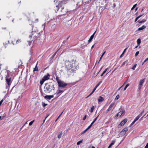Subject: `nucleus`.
<instances>
[{"mask_svg": "<svg viewBox=\"0 0 148 148\" xmlns=\"http://www.w3.org/2000/svg\"><path fill=\"white\" fill-rule=\"evenodd\" d=\"M103 100V98L101 96L99 97V98L98 99V103L102 102Z\"/></svg>", "mask_w": 148, "mask_h": 148, "instance_id": "ddd939ff", "label": "nucleus"}, {"mask_svg": "<svg viewBox=\"0 0 148 148\" xmlns=\"http://www.w3.org/2000/svg\"><path fill=\"white\" fill-rule=\"evenodd\" d=\"M47 105V104L43 103V104H42V106L44 108H45Z\"/></svg>", "mask_w": 148, "mask_h": 148, "instance_id": "de8ad7c7", "label": "nucleus"}, {"mask_svg": "<svg viewBox=\"0 0 148 148\" xmlns=\"http://www.w3.org/2000/svg\"><path fill=\"white\" fill-rule=\"evenodd\" d=\"M96 32V31H95V32L90 37V38L89 40H88V42H90L92 40V39L94 38V36Z\"/></svg>", "mask_w": 148, "mask_h": 148, "instance_id": "9b49d317", "label": "nucleus"}, {"mask_svg": "<svg viewBox=\"0 0 148 148\" xmlns=\"http://www.w3.org/2000/svg\"><path fill=\"white\" fill-rule=\"evenodd\" d=\"M145 148H148V143L146 144V146L145 147Z\"/></svg>", "mask_w": 148, "mask_h": 148, "instance_id": "864d4df0", "label": "nucleus"}, {"mask_svg": "<svg viewBox=\"0 0 148 148\" xmlns=\"http://www.w3.org/2000/svg\"><path fill=\"white\" fill-rule=\"evenodd\" d=\"M56 27V25L55 24H53L52 25L51 28L53 29H54Z\"/></svg>", "mask_w": 148, "mask_h": 148, "instance_id": "412c9836", "label": "nucleus"}, {"mask_svg": "<svg viewBox=\"0 0 148 148\" xmlns=\"http://www.w3.org/2000/svg\"><path fill=\"white\" fill-rule=\"evenodd\" d=\"M115 140H113L112 141L111 143V144L112 145H113L115 143Z\"/></svg>", "mask_w": 148, "mask_h": 148, "instance_id": "4c0bfd02", "label": "nucleus"}, {"mask_svg": "<svg viewBox=\"0 0 148 148\" xmlns=\"http://www.w3.org/2000/svg\"><path fill=\"white\" fill-rule=\"evenodd\" d=\"M86 118V115H85L84 117H83V120H85Z\"/></svg>", "mask_w": 148, "mask_h": 148, "instance_id": "8fccbe9b", "label": "nucleus"}, {"mask_svg": "<svg viewBox=\"0 0 148 148\" xmlns=\"http://www.w3.org/2000/svg\"><path fill=\"white\" fill-rule=\"evenodd\" d=\"M143 16V15H139L138 17H137L139 18L141 16Z\"/></svg>", "mask_w": 148, "mask_h": 148, "instance_id": "774afa93", "label": "nucleus"}, {"mask_svg": "<svg viewBox=\"0 0 148 148\" xmlns=\"http://www.w3.org/2000/svg\"><path fill=\"white\" fill-rule=\"evenodd\" d=\"M144 82V80L143 79L142 80H141L140 81L139 83V85L142 86L143 85V83Z\"/></svg>", "mask_w": 148, "mask_h": 148, "instance_id": "dca6fc26", "label": "nucleus"}, {"mask_svg": "<svg viewBox=\"0 0 148 148\" xmlns=\"http://www.w3.org/2000/svg\"><path fill=\"white\" fill-rule=\"evenodd\" d=\"M64 65L66 69L67 74L71 75L75 72L78 68V63L76 60H66L64 62Z\"/></svg>", "mask_w": 148, "mask_h": 148, "instance_id": "f257e3e1", "label": "nucleus"}, {"mask_svg": "<svg viewBox=\"0 0 148 148\" xmlns=\"http://www.w3.org/2000/svg\"><path fill=\"white\" fill-rule=\"evenodd\" d=\"M5 80L6 82L8 84V86L6 87V88H9L12 82V81L11 80V77L9 75H8L6 77Z\"/></svg>", "mask_w": 148, "mask_h": 148, "instance_id": "7ed1b4c3", "label": "nucleus"}, {"mask_svg": "<svg viewBox=\"0 0 148 148\" xmlns=\"http://www.w3.org/2000/svg\"><path fill=\"white\" fill-rule=\"evenodd\" d=\"M3 101V100H2L1 101H0V106L1 105Z\"/></svg>", "mask_w": 148, "mask_h": 148, "instance_id": "13d9d810", "label": "nucleus"}, {"mask_svg": "<svg viewBox=\"0 0 148 148\" xmlns=\"http://www.w3.org/2000/svg\"><path fill=\"white\" fill-rule=\"evenodd\" d=\"M127 119H124L122 121H121V123L119 125V126H118L119 127H120L121 126L124 125L127 122Z\"/></svg>", "mask_w": 148, "mask_h": 148, "instance_id": "39448f33", "label": "nucleus"}, {"mask_svg": "<svg viewBox=\"0 0 148 148\" xmlns=\"http://www.w3.org/2000/svg\"><path fill=\"white\" fill-rule=\"evenodd\" d=\"M127 49V48H126L123 51L122 53V54L120 56V57H121L123 56V55L124 54V53H125V52L126 51V50Z\"/></svg>", "mask_w": 148, "mask_h": 148, "instance_id": "4be33fe9", "label": "nucleus"}, {"mask_svg": "<svg viewBox=\"0 0 148 148\" xmlns=\"http://www.w3.org/2000/svg\"><path fill=\"white\" fill-rule=\"evenodd\" d=\"M38 18L36 19L35 20V22H38Z\"/></svg>", "mask_w": 148, "mask_h": 148, "instance_id": "338daca9", "label": "nucleus"}, {"mask_svg": "<svg viewBox=\"0 0 148 148\" xmlns=\"http://www.w3.org/2000/svg\"><path fill=\"white\" fill-rule=\"evenodd\" d=\"M94 92H93L92 91V92L90 93L89 95H88L86 97V98H88V97L90 96Z\"/></svg>", "mask_w": 148, "mask_h": 148, "instance_id": "58836bf2", "label": "nucleus"}, {"mask_svg": "<svg viewBox=\"0 0 148 148\" xmlns=\"http://www.w3.org/2000/svg\"><path fill=\"white\" fill-rule=\"evenodd\" d=\"M102 82V81H101L99 82L95 86L94 88L93 89L92 92H94L95 90H96L97 88L99 86V85L101 84V83Z\"/></svg>", "mask_w": 148, "mask_h": 148, "instance_id": "f8f14e48", "label": "nucleus"}, {"mask_svg": "<svg viewBox=\"0 0 148 148\" xmlns=\"http://www.w3.org/2000/svg\"><path fill=\"white\" fill-rule=\"evenodd\" d=\"M56 52L52 56V58H53L55 56V55H56Z\"/></svg>", "mask_w": 148, "mask_h": 148, "instance_id": "e2e57ef3", "label": "nucleus"}, {"mask_svg": "<svg viewBox=\"0 0 148 148\" xmlns=\"http://www.w3.org/2000/svg\"><path fill=\"white\" fill-rule=\"evenodd\" d=\"M49 75L48 74L47 75H46L44 76L43 78L44 79L45 81L48 80L49 79Z\"/></svg>", "mask_w": 148, "mask_h": 148, "instance_id": "4468645a", "label": "nucleus"}, {"mask_svg": "<svg viewBox=\"0 0 148 148\" xmlns=\"http://www.w3.org/2000/svg\"><path fill=\"white\" fill-rule=\"evenodd\" d=\"M119 95H117L116 97L115 98V100H118L119 99Z\"/></svg>", "mask_w": 148, "mask_h": 148, "instance_id": "e433bc0d", "label": "nucleus"}, {"mask_svg": "<svg viewBox=\"0 0 148 148\" xmlns=\"http://www.w3.org/2000/svg\"><path fill=\"white\" fill-rule=\"evenodd\" d=\"M94 106H92L91 108V109H90V112L92 113L93 112V110H94Z\"/></svg>", "mask_w": 148, "mask_h": 148, "instance_id": "c756f323", "label": "nucleus"}, {"mask_svg": "<svg viewBox=\"0 0 148 148\" xmlns=\"http://www.w3.org/2000/svg\"><path fill=\"white\" fill-rule=\"evenodd\" d=\"M144 112V110H143L138 116H139V117H140L143 114Z\"/></svg>", "mask_w": 148, "mask_h": 148, "instance_id": "5701e85b", "label": "nucleus"}, {"mask_svg": "<svg viewBox=\"0 0 148 148\" xmlns=\"http://www.w3.org/2000/svg\"><path fill=\"white\" fill-rule=\"evenodd\" d=\"M67 85V84L64 82L63 81H61L59 84L58 86L60 87L64 88Z\"/></svg>", "mask_w": 148, "mask_h": 148, "instance_id": "20e7f679", "label": "nucleus"}, {"mask_svg": "<svg viewBox=\"0 0 148 148\" xmlns=\"http://www.w3.org/2000/svg\"><path fill=\"white\" fill-rule=\"evenodd\" d=\"M87 131V130L86 129L84 131L82 132L81 133V134L82 135L84 133H85Z\"/></svg>", "mask_w": 148, "mask_h": 148, "instance_id": "473e14b6", "label": "nucleus"}, {"mask_svg": "<svg viewBox=\"0 0 148 148\" xmlns=\"http://www.w3.org/2000/svg\"><path fill=\"white\" fill-rule=\"evenodd\" d=\"M37 64L35 68H34V71H38V68L37 67Z\"/></svg>", "mask_w": 148, "mask_h": 148, "instance_id": "b1692460", "label": "nucleus"}, {"mask_svg": "<svg viewBox=\"0 0 148 148\" xmlns=\"http://www.w3.org/2000/svg\"><path fill=\"white\" fill-rule=\"evenodd\" d=\"M46 23L45 22V23L43 24L42 25V27L43 26H44V29L45 28V24H46Z\"/></svg>", "mask_w": 148, "mask_h": 148, "instance_id": "6e6d98bb", "label": "nucleus"}, {"mask_svg": "<svg viewBox=\"0 0 148 148\" xmlns=\"http://www.w3.org/2000/svg\"><path fill=\"white\" fill-rule=\"evenodd\" d=\"M28 45L29 46L32 43V41H28Z\"/></svg>", "mask_w": 148, "mask_h": 148, "instance_id": "ea45409f", "label": "nucleus"}, {"mask_svg": "<svg viewBox=\"0 0 148 148\" xmlns=\"http://www.w3.org/2000/svg\"><path fill=\"white\" fill-rule=\"evenodd\" d=\"M148 60V59H147H147H146L145 60V61H144L143 62V63H142V65H143V64L145 62H146Z\"/></svg>", "mask_w": 148, "mask_h": 148, "instance_id": "49530a36", "label": "nucleus"}, {"mask_svg": "<svg viewBox=\"0 0 148 148\" xmlns=\"http://www.w3.org/2000/svg\"><path fill=\"white\" fill-rule=\"evenodd\" d=\"M123 85H122L121 87H120L118 89V90H120L121 89L123 86Z\"/></svg>", "mask_w": 148, "mask_h": 148, "instance_id": "052dcab7", "label": "nucleus"}, {"mask_svg": "<svg viewBox=\"0 0 148 148\" xmlns=\"http://www.w3.org/2000/svg\"><path fill=\"white\" fill-rule=\"evenodd\" d=\"M45 81V80L43 79V78L41 79L40 82V84L42 85L44 82Z\"/></svg>", "mask_w": 148, "mask_h": 148, "instance_id": "6ab92c4d", "label": "nucleus"}, {"mask_svg": "<svg viewBox=\"0 0 148 148\" xmlns=\"http://www.w3.org/2000/svg\"><path fill=\"white\" fill-rule=\"evenodd\" d=\"M21 40H20L18 39V40H17V41H16V43L17 44V43H18V42H21Z\"/></svg>", "mask_w": 148, "mask_h": 148, "instance_id": "37998d69", "label": "nucleus"}, {"mask_svg": "<svg viewBox=\"0 0 148 148\" xmlns=\"http://www.w3.org/2000/svg\"><path fill=\"white\" fill-rule=\"evenodd\" d=\"M114 103H112L110 105L106 111V112L107 113H108V112L114 106Z\"/></svg>", "mask_w": 148, "mask_h": 148, "instance_id": "6e6552de", "label": "nucleus"}, {"mask_svg": "<svg viewBox=\"0 0 148 148\" xmlns=\"http://www.w3.org/2000/svg\"><path fill=\"white\" fill-rule=\"evenodd\" d=\"M140 118V117H139V116H138L136 118L134 119V122H136L137 120H138L139 119V118Z\"/></svg>", "mask_w": 148, "mask_h": 148, "instance_id": "bb28decb", "label": "nucleus"}, {"mask_svg": "<svg viewBox=\"0 0 148 148\" xmlns=\"http://www.w3.org/2000/svg\"><path fill=\"white\" fill-rule=\"evenodd\" d=\"M66 42V40H64L63 42V43H62L63 44H65Z\"/></svg>", "mask_w": 148, "mask_h": 148, "instance_id": "680f3d73", "label": "nucleus"}, {"mask_svg": "<svg viewBox=\"0 0 148 148\" xmlns=\"http://www.w3.org/2000/svg\"><path fill=\"white\" fill-rule=\"evenodd\" d=\"M64 110L61 113V114L59 115V117H60V116H61L62 114L63 113V112H64Z\"/></svg>", "mask_w": 148, "mask_h": 148, "instance_id": "4d7b16f0", "label": "nucleus"}, {"mask_svg": "<svg viewBox=\"0 0 148 148\" xmlns=\"http://www.w3.org/2000/svg\"><path fill=\"white\" fill-rule=\"evenodd\" d=\"M3 45L5 47V48L6 47V45H7V43L6 42L4 43H3Z\"/></svg>", "mask_w": 148, "mask_h": 148, "instance_id": "a18cd8bd", "label": "nucleus"}, {"mask_svg": "<svg viewBox=\"0 0 148 148\" xmlns=\"http://www.w3.org/2000/svg\"><path fill=\"white\" fill-rule=\"evenodd\" d=\"M62 135V132H60L59 133V134L58 136V137L59 139H60V138H61Z\"/></svg>", "mask_w": 148, "mask_h": 148, "instance_id": "f3484780", "label": "nucleus"}, {"mask_svg": "<svg viewBox=\"0 0 148 148\" xmlns=\"http://www.w3.org/2000/svg\"><path fill=\"white\" fill-rule=\"evenodd\" d=\"M136 64H135L132 67V69L133 70H134L135 68L136 67Z\"/></svg>", "mask_w": 148, "mask_h": 148, "instance_id": "c9c22d12", "label": "nucleus"}, {"mask_svg": "<svg viewBox=\"0 0 148 148\" xmlns=\"http://www.w3.org/2000/svg\"><path fill=\"white\" fill-rule=\"evenodd\" d=\"M91 127L89 125L88 127L86 129L88 130L89 129H90Z\"/></svg>", "mask_w": 148, "mask_h": 148, "instance_id": "5fc2aeb1", "label": "nucleus"}, {"mask_svg": "<svg viewBox=\"0 0 148 148\" xmlns=\"http://www.w3.org/2000/svg\"><path fill=\"white\" fill-rule=\"evenodd\" d=\"M83 140H80V141H78L77 143V145H80L81 143H82Z\"/></svg>", "mask_w": 148, "mask_h": 148, "instance_id": "c85d7f7f", "label": "nucleus"}, {"mask_svg": "<svg viewBox=\"0 0 148 148\" xmlns=\"http://www.w3.org/2000/svg\"><path fill=\"white\" fill-rule=\"evenodd\" d=\"M140 118V117H139V116H138L136 118L134 119V122H136L137 120H138L139 119V118Z\"/></svg>", "mask_w": 148, "mask_h": 148, "instance_id": "a878e982", "label": "nucleus"}, {"mask_svg": "<svg viewBox=\"0 0 148 148\" xmlns=\"http://www.w3.org/2000/svg\"><path fill=\"white\" fill-rule=\"evenodd\" d=\"M49 114H47L46 115V116L45 117V119H46L49 116Z\"/></svg>", "mask_w": 148, "mask_h": 148, "instance_id": "bf43d9fd", "label": "nucleus"}, {"mask_svg": "<svg viewBox=\"0 0 148 148\" xmlns=\"http://www.w3.org/2000/svg\"><path fill=\"white\" fill-rule=\"evenodd\" d=\"M36 33L35 31H32V35H33Z\"/></svg>", "mask_w": 148, "mask_h": 148, "instance_id": "603ef678", "label": "nucleus"}, {"mask_svg": "<svg viewBox=\"0 0 148 148\" xmlns=\"http://www.w3.org/2000/svg\"><path fill=\"white\" fill-rule=\"evenodd\" d=\"M146 20L145 19H143V20L139 21H138V22L139 23H145L146 21Z\"/></svg>", "mask_w": 148, "mask_h": 148, "instance_id": "393cba45", "label": "nucleus"}, {"mask_svg": "<svg viewBox=\"0 0 148 148\" xmlns=\"http://www.w3.org/2000/svg\"><path fill=\"white\" fill-rule=\"evenodd\" d=\"M139 53V51H137L136 52V53H135V57H136L138 55V54Z\"/></svg>", "mask_w": 148, "mask_h": 148, "instance_id": "a19ab883", "label": "nucleus"}, {"mask_svg": "<svg viewBox=\"0 0 148 148\" xmlns=\"http://www.w3.org/2000/svg\"><path fill=\"white\" fill-rule=\"evenodd\" d=\"M137 45H140L141 43V40L139 38L137 40Z\"/></svg>", "mask_w": 148, "mask_h": 148, "instance_id": "aec40b11", "label": "nucleus"}, {"mask_svg": "<svg viewBox=\"0 0 148 148\" xmlns=\"http://www.w3.org/2000/svg\"><path fill=\"white\" fill-rule=\"evenodd\" d=\"M56 80L58 84L61 81L60 80L59 77L57 76H56Z\"/></svg>", "mask_w": 148, "mask_h": 148, "instance_id": "a211bd4d", "label": "nucleus"}, {"mask_svg": "<svg viewBox=\"0 0 148 148\" xmlns=\"http://www.w3.org/2000/svg\"><path fill=\"white\" fill-rule=\"evenodd\" d=\"M127 62L128 61H126L125 62H124L122 64V66H123V65H124L125 64H126V65H127Z\"/></svg>", "mask_w": 148, "mask_h": 148, "instance_id": "7c9ffc66", "label": "nucleus"}, {"mask_svg": "<svg viewBox=\"0 0 148 148\" xmlns=\"http://www.w3.org/2000/svg\"><path fill=\"white\" fill-rule=\"evenodd\" d=\"M128 130V129L127 128H125L122 130L121 132V133L123 135H124L126 133V132Z\"/></svg>", "mask_w": 148, "mask_h": 148, "instance_id": "1a4fd4ad", "label": "nucleus"}, {"mask_svg": "<svg viewBox=\"0 0 148 148\" xmlns=\"http://www.w3.org/2000/svg\"><path fill=\"white\" fill-rule=\"evenodd\" d=\"M135 122H134V121L132 122V123H131V125H130V126H132V125L134 123H135Z\"/></svg>", "mask_w": 148, "mask_h": 148, "instance_id": "09e8293b", "label": "nucleus"}, {"mask_svg": "<svg viewBox=\"0 0 148 148\" xmlns=\"http://www.w3.org/2000/svg\"><path fill=\"white\" fill-rule=\"evenodd\" d=\"M138 19H139V18H138L137 17H136V18H135V21H135V22H136V21L138 20Z\"/></svg>", "mask_w": 148, "mask_h": 148, "instance_id": "0e129e2a", "label": "nucleus"}, {"mask_svg": "<svg viewBox=\"0 0 148 148\" xmlns=\"http://www.w3.org/2000/svg\"><path fill=\"white\" fill-rule=\"evenodd\" d=\"M146 26L144 25H143L141 27L138 28V31H141L146 28Z\"/></svg>", "mask_w": 148, "mask_h": 148, "instance_id": "2eb2a0df", "label": "nucleus"}, {"mask_svg": "<svg viewBox=\"0 0 148 148\" xmlns=\"http://www.w3.org/2000/svg\"><path fill=\"white\" fill-rule=\"evenodd\" d=\"M54 97V95H46L44 97L45 99H47L48 100H50L51 98Z\"/></svg>", "mask_w": 148, "mask_h": 148, "instance_id": "0eeeda50", "label": "nucleus"}, {"mask_svg": "<svg viewBox=\"0 0 148 148\" xmlns=\"http://www.w3.org/2000/svg\"><path fill=\"white\" fill-rule=\"evenodd\" d=\"M125 114V111L124 110L121 111L118 113V114H119V116L120 117L121 115L123 116Z\"/></svg>", "mask_w": 148, "mask_h": 148, "instance_id": "9d476101", "label": "nucleus"}, {"mask_svg": "<svg viewBox=\"0 0 148 148\" xmlns=\"http://www.w3.org/2000/svg\"><path fill=\"white\" fill-rule=\"evenodd\" d=\"M64 92L63 90H58L56 93L54 94V95L56 94L57 95V97H58L60 95Z\"/></svg>", "mask_w": 148, "mask_h": 148, "instance_id": "423d86ee", "label": "nucleus"}, {"mask_svg": "<svg viewBox=\"0 0 148 148\" xmlns=\"http://www.w3.org/2000/svg\"><path fill=\"white\" fill-rule=\"evenodd\" d=\"M108 69V68H106V69L104 71H103V74H104L105 73L106 71H107V70Z\"/></svg>", "mask_w": 148, "mask_h": 148, "instance_id": "c03bdc74", "label": "nucleus"}, {"mask_svg": "<svg viewBox=\"0 0 148 148\" xmlns=\"http://www.w3.org/2000/svg\"><path fill=\"white\" fill-rule=\"evenodd\" d=\"M98 116L96 118H95V119L94 120V121L92 122V123H92V124H93L95 122V121L97 120Z\"/></svg>", "mask_w": 148, "mask_h": 148, "instance_id": "f704fd0d", "label": "nucleus"}, {"mask_svg": "<svg viewBox=\"0 0 148 148\" xmlns=\"http://www.w3.org/2000/svg\"><path fill=\"white\" fill-rule=\"evenodd\" d=\"M130 85L129 84H127L125 86V87L124 88V91Z\"/></svg>", "mask_w": 148, "mask_h": 148, "instance_id": "cd10ccee", "label": "nucleus"}, {"mask_svg": "<svg viewBox=\"0 0 148 148\" xmlns=\"http://www.w3.org/2000/svg\"><path fill=\"white\" fill-rule=\"evenodd\" d=\"M54 85L51 83H47L45 84L44 88V91L46 93H49L52 91V90H54L55 88L54 87Z\"/></svg>", "mask_w": 148, "mask_h": 148, "instance_id": "f03ea898", "label": "nucleus"}, {"mask_svg": "<svg viewBox=\"0 0 148 148\" xmlns=\"http://www.w3.org/2000/svg\"><path fill=\"white\" fill-rule=\"evenodd\" d=\"M118 116H119V114L118 113L116 114V115L115 116V117H117Z\"/></svg>", "mask_w": 148, "mask_h": 148, "instance_id": "69168bd1", "label": "nucleus"}, {"mask_svg": "<svg viewBox=\"0 0 148 148\" xmlns=\"http://www.w3.org/2000/svg\"><path fill=\"white\" fill-rule=\"evenodd\" d=\"M146 114V113L140 119V121H141L143 119V117H144V116H145V115Z\"/></svg>", "mask_w": 148, "mask_h": 148, "instance_id": "3c124183", "label": "nucleus"}, {"mask_svg": "<svg viewBox=\"0 0 148 148\" xmlns=\"http://www.w3.org/2000/svg\"><path fill=\"white\" fill-rule=\"evenodd\" d=\"M137 5V4H136L135 5H134L133 7L132 8H131V10H134V9L136 7V5Z\"/></svg>", "mask_w": 148, "mask_h": 148, "instance_id": "2f4dec72", "label": "nucleus"}, {"mask_svg": "<svg viewBox=\"0 0 148 148\" xmlns=\"http://www.w3.org/2000/svg\"><path fill=\"white\" fill-rule=\"evenodd\" d=\"M34 121V120H33V121H31L30 122H29V126L32 125Z\"/></svg>", "mask_w": 148, "mask_h": 148, "instance_id": "72a5a7b5", "label": "nucleus"}, {"mask_svg": "<svg viewBox=\"0 0 148 148\" xmlns=\"http://www.w3.org/2000/svg\"><path fill=\"white\" fill-rule=\"evenodd\" d=\"M141 86L138 85V90H140L141 88Z\"/></svg>", "mask_w": 148, "mask_h": 148, "instance_id": "79ce46f5", "label": "nucleus"}]
</instances>
